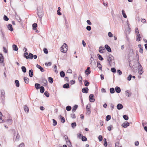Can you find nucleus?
Wrapping results in <instances>:
<instances>
[{"label": "nucleus", "mask_w": 147, "mask_h": 147, "mask_svg": "<svg viewBox=\"0 0 147 147\" xmlns=\"http://www.w3.org/2000/svg\"><path fill=\"white\" fill-rule=\"evenodd\" d=\"M37 14L38 16L40 21L41 22L42 21V18L44 15V12L43 11V7H39L37 8Z\"/></svg>", "instance_id": "1"}, {"label": "nucleus", "mask_w": 147, "mask_h": 147, "mask_svg": "<svg viewBox=\"0 0 147 147\" xmlns=\"http://www.w3.org/2000/svg\"><path fill=\"white\" fill-rule=\"evenodd\" d=\"M138 73L140 75H141L143 73V68L139 63V61L138 63Z\"/></svg>", "instance_id": "2"}, {"label": "nucleus", "mask_w": 147, "mask_h": 147, "mask_svg": "<svg viewBox=\"0 0 147 147\" xmlns=\"http://www.w3.org/2000/svg\"><path fill=\"white\" fill-rule=\"evenodd\" d=\"M114 59V57L111 55H109L108 57L107 58V60L108 62L109 63V65L111 66V63L112 61V60Z\"/></svg>", "instance_id": "3"}, {"label": "nucleus", "mask_w": 147, "mask_h": 147, "mask_svg": "<svg viewBox=\"0 0 147 147\" xmlns=\"http://www.w3.org/2000/svg\"><path fill=\"white\" fill-rule=\"evenodd\" d=\"M90 105H87L86 107V109L87 110V111L86 113V114L88 115H90L91 113V111L90 109Z\"/></svg>", "instance_id": "4"}, {"label": "nucleus", "mask_w": 147, "mask_h": 147, "mask_svg": "<svg viewBox=\"0 0 147 147\" xmlns=\"http://www.w3.org/2000/svg\"><path fill=\"white\" fill-rule=\"evenodd\" d=\"M94 96L93 94H90L89 97L90 101L91 102H93L95 101V99L94 98Z\"/></svg>", "instance_id": "5"}, {"label": "nucleus", "mask_w": 147, "mask_h": 147, "mask_svg": "<svg viewBox=\"0 0 147 147\" xmlns=\"http://www.w3.org/2000/svg\"><path fill=\"white\" fill-rule=\"evenodd\" d=\"M1 97L2 100H4L5 98V92L4 90H1Z\"/></svg>", "instance_id": "6"}, {"label": "nucleus", "mask_w": 147, "mask_h": 147, "mask_svg": "<svg viewBox=\"0 0 147 147\" xmlns=\"http://www.w3.org/2000/svg\"><path fill=\"white\" fill-rule=\"evenodd\" d=\"M42 85L44 86H46L47 85V81L45 78H43L42 79Z\"/></svg>", "instance_id": "7"}, {"label": "nucleus", "mask_w": 147, "mask_h": 147, "mask_svg": "<svg viewBox=\"0 0 147 147\" xmlns=\"http://www.w3.org/2000/svg\"><path fill=\"white\" fill-rule=\"evenodd\" d=\"M129 125V123L127 121H125L123 123V125H122V126L124 128H127L128 126Z\"/></svg>", "instance_id": "8"}, {"label": "nucleus", "mask_w": 147, "mask_h": 147, "mask_svg": "<svg viewBox=\"0 0 147 147\" xmlns=\"http://www.w3.org/2000/svg\"><path fill=\"white\" fill-rule=\"evenodd\" d=\"M88 90L89 89L88 88H84L82 89V92L83 93H87L88 92Z\"/></svg>", "instance_id": "9"}, {"label": "nucleus", "mask_w": 147, "mask_h": 147, "mask_svg": "<svg viewBox=\"0 0 147 147\" xmlns=\"http://www.w3.org/2000/svg\"><path fill=\"white\" fill-rule=\"evenodd\" d=\"M66 143L67 144V145L70 147H72V145H71V143L70 142V140L68 138V139H66V140H65Z\"/></svg>", "instance_id": "10"}, {"label": "nucleus", "mask_w": 147, "mask_h": 147, "mask_svg": "<svg viewBox=\"0 0 147 147\" xmlns=\"http://www.w3.org/2000/svg\"><path fill=\"white\" fill-rule=\"evenodd\" d=\"M105 49L103 47H100L99 49V51L101 53H104V51H105Z\"/></svg>", "instance_id": "11"}, {"label": "nucleus", "mask_w": 147, "mask_h": 147, "mask_svg": "<svg viewBox=\"0 0 147 147\" xmlns=\"http://www.w3.org/2000/svg\"><path fill=\"white\" fill-rule=\"evenodd\" d=\"M90 67H87V69L85 71V73L87 75H88L90 73L91 71L90 70Z\"/></svg>", "instance_id": "12"}, {"label": "nucleus", "mask_w": 147, "mask_h": 147, "mask_svg": "<svg viewBox=\"0 0 147 147\" xmlns=\"http://www.w3.org/2000/svg\"><path fill=\"white\" fill-rule=\"evenodd\" d=\"M105 49H106L108 52H110L111 51V50L110 47L107 45H105Z\"/></svg>", "instance_id": "13"}, {"label": "nucleus", "mask_w": 147, "mask_h": 147, "mask_svg": "<svg viewBox=\"0 0 147 147\" xmlns=\"http://www.w3.org/2000/svg\"><path fill=\"white\" fill-rule=\"evenodd\" d=\"M117 107L118 110H121L123 108V106L121 104L119 103L117 105Z\"/></svg>", "instance_id": "14"}, {"label": "nucleus", "mask_w": 147, "mask_h": 147, "mask_svg": "<svg viewBox=\"0 0 147 147\" xmlns=\"http://www.w3.org/2000/svg\"><path fill=\"white\" fill-rule=\"evenodd\" d=\"M125 93L126 96L128 97L130 96L131 94V93L128 90H126L125 91Z\"/></svg>", "instance_id": "15"}, {"label": "nucleus", "mask_w": 147, "mask_h": 147, "mask_svg": "<svg viewBox=\"0 0 147 147\" xmlns=\"http://www.w3.org/2000/svg\"><path fill=\"white\" fill-rule=\"evenodd\" d=\"M136 35L137 36L136 40L137 41H140L141 40V37L140 36V34H138Z\"/></svg>", "instance_id": "16"}, {"label": "nucleus", "mask_w": 147, "mask_h": 147, "mask_svg": "<svg viewBox=\"0 0 147 147\" xmlns=\"http://www.w3.org/2000/svg\"><path fill=\"white\" fill-rule=\"evenodd\" d=\"M115 90L116 92L117 93H119L121 91L120 88L118 86H116L115 88Z\"/></svg>", "instance_id": "17"}, {"label": "nucleus", "mask_w": 147, "mask_h": 147, "mask_svg": "<svg viewBox=\"0 0 147 147\" xmlns=\"http://www.w3.org/2000/svg\"><path fill=\"white\" fill-rule=\"evenodd\" d=\"M24 108L25 111L27 113H28L29 112V108L26 105L24 106Z\"/></svg>", "instance_id": "18"}, {"label": "nucleus", "mask_w": 147, "mask_h": 147, "mask_svg": "<svg viewBox=\"0 0 147 147\" xmlns=\"http://www.w3.org/2000/svg\"><path fill=\"white\" fill-rule=\"evenodd\" d=\"M7 28H8L9 30H10L11 31H12L13 30V28H12V25L11 24H9L8 25Z\"/></svg>", "instance_id": "19"}, {"label": "nucleus", "mask_w": 147, "mask_h": 147, "mask_svg": "<svg viewBox=\"0 0 147 147\" xmlns=\"http://www.w3.org/2000/svg\"><path fill=\"white\" fill-rule=\"evenodd\" d=\"M8 124L9 125H11L12 123V120L11 119H7L6 121Z\"/></svg>", "instance_id": "20"}, {"label": "nucleus", "mask_w": 147, "mask_h": 147, "mask_svg": "<svg viewBox=\"0 0 147 147\" xmlns=\"http://www.w3.org/2000/svg\"><path fill=\"white\" fill-rule=\"evenodd\" d=\"M4 58L2 54L0 53V63H3V62Z\"/></svg>", "instance_id": "21"}, {"label": "nucleus", "mask_w": 147, "mask_h": 147, "mask_svg": "<svg viewBox=\"0 0 147 147\" xmlns=\"http://www.w3.org/2000/svg\"><path fill=\"white\" fill-rule=\"evenodd\" d=\"M78 107V106L77 105H75L73 107V109L72 110V112L74 113L75 112Z\"/></svg>", "instance_id": "22"}, {"label": "nucleus", "mask_w": 147, "mask_h": 147, "mask_svg": "<svg viewBox=\"0 0 147 147\" xmlns=\"http://www.w3.org/2000/svg\"><path fill=\"white\" fill-rule=\"evenodd\" d=\"M35 86L37 90L39 89L40 88V84L36 83L35 84Z\"/></svg>", "instance_id": "23"}, {"label": "nucleus", "mask_w": 147, "mask_h": 147, "mask_svg": "<svg viewBox=\"0 0 147 147\" xmlns=\"http://www.w3.org/2000/svg\"><path fill=\"white\" fill-rule=\"evenodd\" d=\"M29 76L30 77H32L33 75V72L32 69H30L29 71Z\"/></svg>", "instance_id": "24"}, {"label": "nucleus", "mask_w": 147, "mask_h": 147, "mask_svg": "<svg viewBox=\"0 0 147 147\" xmlns=\"http://www.w3.org/2000/svg\"><path fill=\"white\" fill-rule=\"evenodd\" d=\"M15 17L16 19L18 20H20L19 21V22L21 23V20L20 17L16 13V15H15Z\"/></svg>", "instance_id": "25"}, {"label": "nucleus", "mask_w": 147, "mask_h": 147, "mask_svg": "<svg viewBox=\"0 0 147 147\" xmlns=\"http://www.w3.org/2000/svg\"><path fill=\"white\" fill-rule=\"evenodd\" d=\"M84 85L86 86H88L89 84V82H88L87 80H84Z\"/></svg>", "instance_id": "26"}, {"label": "nucleus", "mask_w": 147, "mask_h": 147, "mask_svg": "<svg viewBox=\"0 0 147 147\" xmlns=\"http://www.w3.org/2000/svg\"><path fill=\"white\" fill-rule=\"evenodd\" d=\"M61 51L62 53H66V51H65V49L64 48V45H62L60 48Z\"/></svg>", "instance_id": "27"}, {"label": "nucleus", "mask_w": 147, "mask_h": 147, "mask_svg": "<svg viewBox=\"0 0 147 147\" xmlns=\"http://www.w3.org/2000/svg\"><path fill=\"white\" fill-rule=\"evenodd\" d=\"M12 47L13 50L15 51H17L18 50V48L17 46L16 45H12Z\"/></svg>", "instance_id": "28"}, {"label": "nucleus", "mask_w": 147, "mask_h": 147, "mask_svg": "<svg viewBox=\"0 0 147 147\" xmlns=\"http://www.w3.org/2000/svg\"><path fill=\"white\" fill-rule=\"evenodd\" d=\"M32 26L33 27V29L34 30H35L36 29V27L37 26V24L36 23H34L32 24Z\"/></svg>", "instance_id": "29"}, {"label": "nucleus", "mask_w": 147, "mask_h": 147, "mask_svg": "<svg viewBox=\"0 0 147 147\" xmlns=\"http://www.w3.org/2000/svg\"><path fill=\"white\" fill-rule=\"evenodd\" d=\"M24 80L25 83L28 84L29 83V80L28 78L27 77H24Z\"/></svg>", "instance_id": "30"}, {"label": "nucleus", "mask_w": 147, "mask_h": 147, "mask_svg": "<svg viewBox=\"0 0 147 147\" xmlns=\"http://www.w3.org/2000/svg\"><path fill=\"white\" fill-rule=\"evenodd\" d=\"M60 75L61 77H64L65 76V72L63 71H61L60 73Z\"/></svg>", "instance_id": "31"}, {"label": "nucleus", "mask_w": 147, "mask_h": 147, "mask_svg": "<svg viewBox=\"0 0 147 147\" xmlns=\"http://www.w3.org/2000/svg\"><path fill=\"white\" fill-rule=\"evenodd\" d=\"M63 88H69V85L68 83H66L63 85Z\"/></svg>", "instance_id": "32"}, {"label": "nucleus", "mask_w": 147, "mask_h": 147, "mask_svg": "<svg viewBox=\"0 0 147 147\" xmlns=\"http://www.w3.org/2000/svg\"><path fill=\"white\" fill-rule=\"evenodd\" d=\"M97 67L101 71H102V66L100 64V63L97 62Z\"/></svg>", "instance_id": "33"}, {"label": "nucleus", "mask_w": 147, "mask_h": 147, "mask_svg": "<svg viewBox=\"0 0 147 147\" xmlns=\"http://www.w3.org/2000/svg\"><path fill=\"white\" fill-rule=\"evenodd\" d=\"M40 91L41 93H43L45 91V88H44L42 86H41L40 87Z\"/></svg>", "instance_id": "34"}, {"label": "nucleus", "mask_w": 147, "mask_h": 147, "mask_svg": "<svg viewBox=\"0 0 147 147\" xmlns=\"http://www.w3.org/2000/svg\"><path fill=\"white\" fill-rule=\"evenodd\" d=\"M15 82L16 87H19L20 86V84L19 81L18 80H16Z\"/></svg>", "instance_id": "35"}, {"label": "nucleus", "mask_w": 147, "mask_h": 147, "mask_svg": "<svg viewBox=\"0 0 147 147\" xmlns=\"http://www.w3.org/2000/svg\"><path fill=\"white\" fill-rule=\"evenodd\" d=\"M48 81L51 84H52L53 82V79L51 77H49L48 78Z\"/></svg>", "instance_id": "36"}, {"label": "nucleus", "mask_w": 147, "mask_h": 147, "mask_svg": "<svg viewBox=\"0 0 147 147\" xmlns=\"http://www.w3.org/2000/svg\"><path fill=\"white\" fill-rule=\"evenodd\" d=\"M63 45H64V48L65 49V51H67V45L65 43H64L63 44Z\"/></svg>", "instance_id": "37"}, {"label": "nucleus", "mask_w": 147, "mask_h": 147, "mask_svg": "<svg viewBox=\"0 0 147 147\" xmlns=\"http://www.w3.org/2000/svg\"><path fill=\"white\" fill-rule=\"evenodd\" d=\"M21 69H22V71L24 73H25L26 71V67L25 66H22L21 67Z\"/></svg>", "instance_id": "38"}, {"label": "nucleus", "mask_w": 147, "mask_h": 147, "mask_svg": "<svg viewBox=\"0 0 147 147\" xmlns=\"http://www.w3.org/2000/svg\"><path fill=\"white\" fill-rule=\"evenodd\" d=\"M24 57L26 59L29 58L28 54V53L26 52L24 54Z\"/></svg>", "instance_id": "39"}, {"label": "nucleus", "mask_w": 147, "mask_h": 147, "mask_svg": "<svg viewBox=\"0 0 147 147\" xmlns=\"http://www.w3.org/2000/svg\"><path fill=\"white\" fill-rule=\"evenodd\" d=\"M0 32H1V37L3 38H4L5 37V34L4 33L3 31V30L1 29L0 30Z\"/></svg>", "instance_id": "40"}, {"label": "nucleus", "mask_w": 147, "mask_h": 147, "mask_svg": "<svg viewBox=\"0 0 147 147\" xmlns=\"http://www.w3.org/2000/svg\"><path fill=\"white\" fill-rule=\"evenodd\" d=\"M122 12L123 17L125 18H126L127 17V16L125 13V11H124V10H122Z\"/></svg>", "instance_id": "41"}, {"label": "nucleus", "mask_w": 147, "mask_h": 147, "mask_svg": "<svg viewBox=\"0 0 147 147\" xmlns=\"http://www.w3.org/2000/svg\"><path fill=\"white\" fill-rule=\"evenodd\" d=\"M71 125L73 128H74L76 126V122L72 123L71 124Z\"/></svg>", "instance_id": "42"}, {"label": "nucleus", "mask_w": 147, "mask_h": 147, "mask_svg": "<svg viewBox=\"0 0 147 147\" xmlns=\"http://www.w3.org/2000/svg\"><path fill=\"white\" fill-rule=\"evenodd\" d=\"M60 118L61 119V121L62 123H64L65 122V119L64 117L60 115Z\"/></svg>", "instance_id": "43"}, {"label": "nucleus", "mask_w": 147, "mask_h": 147, "mask_svg": "<svg viewBox=\"0 0 147 147\" xmlns=\"http://www.w3.org/2000/svg\"><path fill=\"white\" fill-rule=\"evenodd\" d=\"M2 114L1 112H0V123H2L3 122V120L2 119Z\"/></svg>", "instance_id": "44"}, {"label": "nucleus", "mask_w": 147, "mask_h": 147, "mask_svg": "<svg viewBox=\"0 0 147 147\" xmlns=\"http://www.w3.org/2000/svg\"><path fill=\"white\" fill-rule=\"evenodd\" d=\"M110 92L111 94L114 93L115 92V89L113 88H111L110 89Z\"/></svg>", "instance_id": "45"}, {"label": "nucleus", "mask_w": 147, "mask_h": 147, "mask_svg": "<svg viewBox=\"0 0 147 147\" xmlns=\"http://www.w3.org/2000/svg\"><path fill=\"white\" fill-rule=\"evenodd\" d=\"M66 110L67 111H69L71 110V107L70 106H67L66 107Z\"/></svg>", "instance_id": "46"}, {"label": "nucleus", "mask_w": 147, "mask_h": 147, "mask_svg": "<svg viewBox=\"0 0 147 147\" xmlns=\"http://www.w3.org/2000/svg\"><path fill=\"white\" fill-rule=\"evenodd\" d=\"M97 56L98 57L99 59L101 60L102 61L103 60V58L102 57V56L100 55L99 54H98L97 55Z\"/></svg>", "instance_id": "47"}, {"label": "nucleus", "mask_w": 147, "mask_h": 147, "mask_svg": "<svg viewBox=\"0 0 147 147\" xmlns=\"http://www.w3.org/2000/svg\"><path fill=\"white\" fill-rule=\"evenodd\" d=\"M111 119V116L110 115H108L106 116V121H108Z\"/></svg>", "instance_id": "48"}, {"label": "nucleus", "mask_w": 147, "mask_h": 147, "mask_svg": "<svg viewBox=\"0 0 147 147\" xmlns=\"http://www.w3.org/2000/svg\"><path fill=\"white\" fill-rule=\"evenodd\" d=\"M29 58L30 59H32L33 57V54L31 53H30L29 55H28Z\"/></svg>", "instance_id": "49"}, {"label": "nucleus", "mask_w": 147, "mask_h": 147, "mask_svg": "<svg viewBox=\"0 0 147 147\" xmlns=\"http://www.w3.org/2000/svg\"><path fill=\"white\" fill-rule=\"evenodd\" d=\"M123 117L124 118V119L125 120H128L129 119L128 117L127 116V115H123Z\"/></svg>", "instance_id": "50"}, {"label": "nucleus", "mask_w": 147, "mask_h": 147, "mask_svg": "<svg viewBox=\"0 0 147 147\" xmlns=\"http://www.w3.org/2000/svg\"><path fill=\"white\" fill-rule=\"evenodd\" d=\"M82 140L83 141H86L87 140V139L85 136H82Z\"/></svg>", "instance_id": "51"}, {"label": "nucleus", "mask_w": 147, "mask_h": 147, "mask_svg": "<svg viewBox=\"0 0 147 147\" xmlns=\"http://www.w3.org/2000/svg\"><path fill=\"white\" fill-rule=\"evenodd\" d=\"M20 138V136L18 134H17L16 135V139H15L16 141H17L19 140V139Z\"/></svg>", "instance_id": "52"}, {"label": "nucleus", "mask_w": 147, "mask_h": 147, "mask_svg": "<svg viewBox=\"0 0 147 147\" xmlns=\"http://www.w3.org/2000/svg\"><path fill=\"white\" fill-rule=\"evenodd\" d=\"M115 147H122V146L119 143L116 142L115 143Z\"/></svg>", "instance_id": "53"}, {"label": "nucleus", "mask_w": 147, "mask_h": 147, "mask_svg": "<svg viewBox=\"0 0 147 147\" xmlns=\"http://www.w3.org/2000/svg\"><path fill=\"white\" fill-rule=\"evenodd\" d=\"M44 94L47 96V97H49V93L47 91H46L44 93Z\"/></svg>", "instance_id": "54"}, {"label": "nucleus", "mask_w": 147, "mask_h": 147, "mask_svg": "<svg viewBox=\"0 0 147 147\" xmlns=\"http://www.w3.org/2000/svg\"><path fill=\"white\" fill-rule=\"evenodd\" d=\"M53 125L54 126L56 125L57 124V121L55 119H53Z\"/></svg>", "instance_id": "55"}, {"label": "nucleus", "mask_w": 147, "mask_h": 147, "mask_svg": "<svg viewBox=\"0 0 147 147\" xmlns=\"http://www.w3.org/2000/svg\"><path fill=\"white\" fill-rule=\"evenodd\" d=\"M3 19L5 20L6 21L9 20L8 18L5 15L4 16Z\"/></svg>", "instance_id": "56"}, {"label": "nucleus", "mask_w": 147, "mask_h": 147, "mask_svg": "<svg viewBox=\"0 0 147 147\" xmlns=\"http://www.w3.org/2000/svg\"><path fill=\"white\" fill-rule=\"evenodd\" d=\"M132 76L131 75H129V76L127 78V80L128 81L131 80L132 78Z\"/></svg>", "instance_id": "57"}, {"label": "nucleus", "mask_w": 147, "mask_h": 147, "mask_svg": "<svg viewBox=\"0 0 147 147\" xmlns=\"http://www.w3.org/2000/svg\"><path fill=\"white\" fill-rule=\"evenodd\" d=\"M71 117L72 119H75L76 116L75 114L73 113L71 114Z\"/></svg>", "instance_id": "58"}, {"label": "nucleus", "mask_w": 147, "mask_h": 147, "mask_svg": "<svg viewBox=\"0 0 147 147\" xmlns=\"http://www.w3.org/2000/svg\"><path fill=\"white\" fill-rule=\"evenodd\" d=\"M111 71L113 73H115L116 72V69L115 68H112L111 69Z\"/></svg>", "instance_id": "59"}, {"label": "nucleus", "mask_w": 147, "mask_h": 147, "mask_svg": "<svg viewBox=\"0 0 147 147\" xmlns=\"http://www.w3.org/2000/svg\"><path fill=\"white\" fill-rule=\"evenodd\" d=\"M78 80L80 82H82V79L81 76L80 75L79 77H78Z\"/></svg>", "instance_id": "60"}, {"label": "nucleus", "mask_w": 147, "mask_h": 147, "mask_svg": "<svg viewBox=\"0 0 147 147\" xmlns=\"http://www.w3.org/2000/svg\"><path fill=\"white\" fill-rule=\"evenodd\" d=\"M45 65L46 66H51V62H49L48 63H46Z\"/></svg>", "instance_id": "61"}, {"label": "nucleus", "mask_w": 147, "mask_h": 147, "mask_svg": "<svg viewBox=\"0 0 147 147\" xmlns=\"http://www.w3.org/2000/svg\"><path fill=\"white\" fill-rule=\"evenodd\" d=\"M98 140L100 142L102 140V137L101 135H100L98 136Z\"/></svg>", "instance_id": "62"}, {"label": "nucleus", "mask_w": 147, "mask_h": 147, "mask_svg": "<svg viewBox=\"0 0 147 147\" xmlns=\"http://www.w3.org/2000/svg\"><path fill=\"white\" fill-rule=\"evenodd\" d=\"M135 32L136 34H139L138 28H136L135 29Z\"/></svg>", "instance_id": "63"}, {"label": "nucleus", "mask_w": 147, "mask_h": 147, "mask_svg": "<svg viewBox=\"0 0 147 147\" xmlns=\"http://www.w3.org/2000/svg\"><path fill=\"white\" fill-rule=\"evenodd\" d=\"M44 53L45 54H47L48 53L47 49L46 48H44L43 49Z\"/></svg>", "instance_id": "64"}]
</instances>
